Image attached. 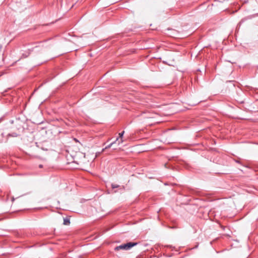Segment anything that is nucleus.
<instances>
[{"instance_id": "obj_5", "label": "nucleus", "mask_w": 258, "mask_h": 258, "mask_svg": "<svg viewBox=\"0 0 258 258\" xmlns=\"http://www.w3.org/2000/svg\"><path fill=\"white\" fill-rule=\"evenodd\" d=\"M112 187H113V188H116V187H117V185H112Z\"/></svg>"}, {"instance_id": "obj_4", "label": "nucleus", "mask_w": 258, "mask_h": 258, "mask_svg": "<svg viewBox=\"0 0 258 258\" xmlns=\"http://www.w3.org/2000/svg\"><path fill=\"white\" fill-rule=\"evenodd\" d=\"M70 220L68 219H63V224L68 225L70 224Z\"/></svg>"}, {"instance_id": "obj_1", "label": "nucleus", "mask_w": 258, "mask_h": 258, "mask_svg": "<svg viewBox=\"0 0 258 258\" xmlns=\"http://www.w3.org/2000/svg\"><path fill=\"white\" fill-rule=\"evenodd\" d=\"M137 244V243L135 242H128L126 244H123L115 247L114 248V250L115 251H118L119 250H128L132 247L136 245Z\"/></svg>"}, {"instance_id": "obj_2", "label": "nucleus", "mask_w": 258, "mask_h": 258, "mask_svg": "<svg viewBox=\"0 0 258 258\" xmlns=\"http://www.w3.org/2000/svg\"><path fill=\"white\" fill-rule=\"evenodd\" d=\"M118 138H117L115 142H113V143H111V144H109L108 146H107V147H106L104 149H102V152H103V151H104L106 149H108V148H110V147L112 146V145H113V144H114V143H115L117 141H118Z\"/></svg>"}, {"instance_id": "obj_3", "label": "nucleus", "mask_w": 258, "mask_h": 258, "mask_svg": "<svg viewBox=\"0 0 258 258\" xmlns=\"http://www.w3.org/2000/svg\"><path fill=\"white\" fill-rule=\"evenodd\" d=\"M124 133V132L123 131L122 132H121V133L119 134V138H120L121 139L119 141L118 144L122 143L123 142V140H122V137H123V135Z\"/></svg>"}]
</instances>
